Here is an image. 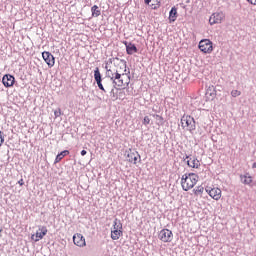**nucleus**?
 I'll list each match as a JSON object with an SVG mask.
<instances>
[{
	"instance_id": "28",
	"label": "nucleus",
	"mask_w": 256,
	"mask_h": 256,
	"mask_svg": "<svg viewBox=\"0 0 256 256\" xmlns=\"http://www.w3.org/2000/svg\"><path fill=\"white\" fill-rule=\"evenodd\" d=\"M5 143V135L0 131V147Z\"/></svg>"
},
{
	"instance_id": "7",
	"label": "nucleus",
	"mask_w": 256,
	"mask_h": 256,
	"mask_svg": "<svg viewBox=\"0 0 256 256\" xmlns=\"http://www.w3.org/2000/svg\"><path fill=\"white\" fill-rule=\"evenodd\" d=\"M48 232L49 230L47 229V226H39L36 233L31 235V239L32 241L37 243L38 241H41V239H43V237H45Z\"/></svg>"
},
{
	"instance_id": "4",
	"label": "nucleus",
	"mask_w": 256,
	"mask_h": 256,
	"mask_svg": "<svg viewBox=\"0 0 256 256\" xmlns=\"http://www.w3.org/2000/svg\"><path fill=\"white\" fill-rule=\"evenodd\" d=\"M198 48L202 53H213V42L209 39H203L199 42Z\"/></svg>"
},
{
	"instance_id": "3",
	"label": "nucleus",
	"mask_w": 256,
	"mask_h": 256,
	"mask_svg": "<svg viewBox=\"0 0 256 256\" xmlns=\"http://www.w3.org/2000/svg\"><path fill=\"white\" fill-rule=\"evenodd\" d=\"M180 125L183 131H187L188 133H195L197 129V122H195V118L189 114H184L180 119Z\"/></svg>"
},
{
	"instance_id": "31",
	"label": "nucleus",
	"mask_w": 256,
	"mask_h": 256,
	"mask_svg": "<svg viewBox=\"0 0 256 256\" xmlns=\"http://www.w3.org/2000/svg\"><path fill=\"white\" fill-rule=\"evenodd\" d=\"M248 3H250V5H256V0H247Z\"/></svg>"
},
{
	"instance_id": "5",
	"label": "nucleus",
	"mask_w": 256,
	"mask_h": 256,
	"mask_svg": "<svg viewBox=\"0 0 256 256\" xmlns=\"http://www.w3.org/2000/svg\"><path fill=\"white\" fill-rule=\"evenodd\" d=\"M158 238L162 243H171L173 241V231L164 228L158 233Z\"/></svg>"
},
{
	"instance_id": "23",
	"label": "nucleus",
	"mask_w": 256,
	"mask_h": 256,
	"mask_svg": "<svg viewBox=\"0 0 256 256\" xmlns=\"http://www.w3.org/2000/svg\"><path fill=\"white\" fill-rule=\"evenodd\" d=\"M152 117H154V119H156L157 127H161V125H163V121H164L163 116H161L159 114H153Z\"/></svg>"
},
{
	"instance_id": "12",
	"label": "nucleus",
	"mask_w": 256,
	"mask_h": 256,
	"mask_svg": "<svg viewBox=\"0 0 256 256\" xmlns=\"http://www.w3.org/2000/svg\"><path fill=\"white\" fill-rule=\"evenodd\" d=\"M42 57H43L45 63L48 65V67L55 66V56H53V54H51L50 52L44 51L42 53Z\"/></svg>"
},
{
	"instance_id": "26",
	"label": "nucleus",
	"mask_w": 256,
	"mask_h": 256,
	"mask_svg": "<svg viewBox=\"0 0 256 256\" xmlns=\"http://www.w3.org/2000/svg\"><path fill=\"white\" fill-rule=\"evenodd\" d=\"M142 123L147 127V125H150L151 123V118H149V116H145Z\"/></svg>"
},
{
	"instance_id": "14",
	"label": "nucleus",
	"mask_w": 256,
	"mask_h": 256,
	"mask_svg": "<svg viewBox=\"0 0 256 256\" xmlns=\"http://www.w3.org/2000/svg\"><path fill=\"white\" fill-rule=\"evenodd\" d=\"M205 97L207 101H213L215 97H217V91L215 90V86H209L207 88Z\"/></svg>"
},
{
	"instance_id": "17",
	"label": "nucleus",
	"mask_w": 256,
	"mask_h": 256,
	"mask_svg": "<svg viewBox=\"0 0 256 256\" xmlns=\"http://www.w3.org/2000/svg\"><path fill=\"white\" fill-rule=\"evenodd\" d=\"M123 237V230H114L111 231V240L112 241H119Z\"/></svg>"
},
{
	"instance_id": "29",
	"label": "nucleus",
	"mask_w": 256,
	"mask_h": 256,
	"mask_svg": "<svg viewBox=\"0 0 256 256\" xmlns=\"http://www.w3.org/2000/svg\"><path fill=\"white\" fill-rule=\"evenodd\" d=\"M55 117H61V109L54 111Z\"/></svg>"
},
{
	"instance_id": "22",
	"label": "nucleus",
	"mask_w": 256,
	"mask_h": 256,
	"mask_svg": "<svg viewBox=\"0 0 256 256\" xmlns=\"http://www.w3.org/2000/svg\"><path fill=\"white\" fill-rule=\"evenodd\" d=\"M67 155H69V150L62 151L60 154L56 156L54 163H59L63 159V157Z\"/></svg>"
},
{
	"instance_id": "13",
	"label": "nucleus",
	"mask_w": 256,
	"mask_h": 256,
	"mask_svg": "<svg viewBox=\"0 0 256 256\" xmlns=\"http://www.w3.org/2000/svg\"><path fill=\"white\" fill-rule=\"evenodd\" d=\"M2 83L4 87H13V85H15V77L11 74H6L2 78Z\"/></svg>"
},
{
	"instance_id": "2",
	"label": "nucleus",
	"mask_w": 256,
	"mask_h": 256,
	"mask_svg": "<svg viewBox=\"0 0 256 256\" xmlns=\"http://www.w3.org/2000/svg\"><path fill=\"white\" fill-rule=\"evenodd\" d=\"M199 182V176L195 173H186L182 175L181 187L183 191H191Z\"/></svg>"
},
{
	"instance_id": "24",
	"label": "nucleus",
	"mask_w": 256,
	"mask_h": 256,
	"mask_svg": "<svg viewBox=\"0 0 256 256\" xmlns=\"http://www.w3.org/2000/svg\"><path fill=\"white\" fill-rule=\"evenodd\" d=\"M91 12H92V17H99V15H101V10L97 5H94L91 7Z\"/></svg>"
},
{
	"instance_id": "21",
	"label": "nucleus",
	"mask_w": 256,
	"mask_h": 256,
	"mask_svg": "<svg viewBox=\"0 0 256 256\" xmlns=\"http://www.w3.org/2000/svg\"><path fill=\"white\" fill-rule=\"evenodd\" d=\"M241 179L244 185H251L253 183V177L249 176V174L241 176Z\"/></svg>"
},
{
	"instance_id": "20",
	"label": "nucleus",
	"mask_w": 256,
	"mask_h": 256,
	"mask_svg": "<svg viewBox=\"0 0 256 256\" xmlns=\"http://www.w3.org/2000/svg\"><path fill=\"white\" fill-rule=\"evenodd\" d=\"M169 21L170 23H174V21H177V8L172 7L169 13Z\"/></svg>"
},
{
	"instance_id": "10",
	"label": "nucleus",
	"mask_w": 256,
	"mask_h": 256,
	"mask_svg": "<svg viewBox=\"0 0 256 256\" xmlns=\"http://www.w3.org/2000/svg\"><path fill=\"white\" fill-rule=\"evenodd\" d=\"M126 155H127V161L129 163H133V165H137L138 159H141V156L139 155V152H137V151L134 152L131 149L126 151Z\"/></svg>"
},
{
	"instance_id": "8",
	"label": "nucleus",
	"mask_w": 256,
	"mask_h": 256,
	"mask_svg": "<svg viewBox=\"0 0 256 256\" xmlns=\"http://www.w3.org/2000/svg\"><path fill=\"white\" fill-rule=\"evenodd\" d=\"M184 163H187L190 169H199L201 167V162L195 156H186L184 158Z\"/></svg>"
},
{
	"instance_id": "18",
	"label": "nucleus",
	"mask_w": 256,
	"mask_h": 256,
	"mask_svg": "<svg viewBox=\"0 0 256 256\" xmlns=\"http://www.w3.org/2000/svg\"><path fill=\"white\" fill-rule=\"evenodd\" d=\"M146 5H149L152 9H159L161 0H145Z\"/></svg>"
},
{
	"instance_id": "27",
	"label": "nucleus",
	"mask_w": 256,
	"mask_h": 256,
	"mask_svg": "<svg viewBox=\"0 0 256 256\" xmlns=\"http://www.w3.org/2000/svg\"><path fill=\"white\" fill-rule=\"evenodd\" d=\"M231 95L233 97H239L241 95V91H239V90H232L231 91Z\"/></svg>"
},
{
	"instance_id": "30",
	"label": "nucleus",
	"mask_w": 256,
	"mask_h": 256,
	"mask_svg": "<svg viewBox=\"0 0 256 256\" xmlns=\"http://www.w3.org/2000/svg\"><path fill=\"white\" fill-rule=\"evenodd\" d=\"M18 185H20L21 187L25 185V181L23 180V178L18 181Z\"/></svg>"
},
{
	"instance_id": "1",
	"label": "nucleus",
	"mask_w": 256,
	"mask_h": 256,
	"mask_svg": "<svg viewBox=\"0 0 256 256\" xmlns=\"http://www.w3.org/2000/svg\"><path fill=\"white\" fill-rule=\"evenodd\" d=\"M106 76L113 81L116 87H127L131 83V70L127 68L125 60H118L115 66L106 63Z\"/></svg>"
},
{
	"instance_id": "32",
	"label": "nucleus",
	"mask_w": 256,
	"mask_h": 256,
	"mask_svg": "<svg viewBox=\"0 0 256 256\" xmlns=\"http://www.w3.org/2000/svg\"><path fill=\"white\" fill-rule=\"evenodd\" d=\"M81 155H82V157H85V155H87V151L86 150H82L81 151Z\"/></svg>"
},
{
	"instance_id": "9",
	"label": "nucleus",
	"mask_w": 256,
	"mask_h": 256,
	"mask_svg": "<svg viewBox=\"0 0 256 256\" xmlns=\"http://www.w3.org/2000/svg\"><path fill=\"white\" fill-rule=\"evenodd\" d=\"M73 243L76 247H87V241L85 240V236L81 233H76L73 235Z\"/></svg>"
},
{
	"instance_id": "11",
	"label": "nucleus",
	"mask_w": 256,
	"mask_h": 256,
	"mask_svg": "<svg viewBox=\"0 0 256 256\" xmlns=\"http://www.w3.org/2000/svg\"><path fill=\"white\" fill-rule=\"evenodd\" d=\"M223 19H225V14L223 12H216L210 16L209 23L210 25H216L221 23Z\"/></svg>"
},
{
	"instance_id": "25",
	"label": "nucleus",
	"mask_w": 256,
	"mask_h": 256,
	"mask_svg": "<svg viewBox=\"0 0 256 256\" xmlns=\"http://www.w3.org/2000/svg\"><path fill=\"white\" fill-rule=\"evenodd\" d=\"M205 191V188H203V186H198L195 190H194V194L195 195H203V192Z\"/></svg>"
},
{
	"instance_id": "16",
	"label": "nucleus",
	"mask_w": 256,
	"mask_h": 256,
	"mask_svg": "<svg viewBox=\"0 0 256 256\" xmlns=\"http://www.w3.org/2000/svg\"><path fill=\"white\" fill-rule=\"evenodd\" d=\"M125 46H126V52L128 55H133L138 51L137 46H135V44H132V43L127 44V42H125Z\"/></svg>"
},
{
	"instance_id": "6",
	"label": "nucleus",
	"mask_w": 256,
	"mask_h": 256,
	"mask_svg": "<svg viewBox=\"0 0 256 256\" xmlns=\"http://www.w3.org/2000/svg\"><path fill=\"white\" fill-rule=\"evenodd\" d=\"M205 191L214 201H219L222 197V191L217 187L206 186Z\"/></svg>"
},
{
	"instance_id": "19",
	"label": "nucleus",
	"mask_w": 256,
	"mask_h": 256,
	"mask_svg": "<svg viewBox=\"0 0 256 256\" xmlns=\"http://www.w3.org/2000/svg\"><path fill=\"white\" fill-rule=\"evenodd\" d=\"M111 231H123V223H121V220L117 218L114 220Z\"/></svg>"
},
{
	"instance_id": "15",
	"label": "nucleus",
	"mask_w": 256,
	"mask_h": 256,
	"mask_svg": "<svg viewBox=\"0 0 256 256\" xmlns=\"http://www.w3.org/2000/svg\"><path fill=\"white\" fill-rule=\"evenodd\" d=\"M94 79H95L99 89L101 91H104V93H105V87H103V83H101L102 79H101V72L99 71V68H96L94 70Z\"/></svg>"
}]
</instances>
